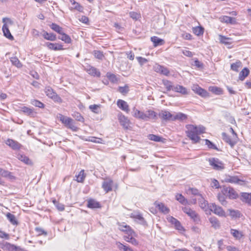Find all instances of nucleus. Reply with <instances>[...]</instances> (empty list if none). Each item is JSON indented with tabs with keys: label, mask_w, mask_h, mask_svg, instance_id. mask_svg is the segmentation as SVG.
<instances>
[{
	"label": "nucleus",
	"mask_w": 251,
	"mask_h": 251,
	"mask_svg": "<svg viewBox=\"0 0 251 251\" xmlns=\"http://www.w3.org/2000/svg\"><path fill=\"white\" fill-rule=\"evenodd\" d=\"M186 136L194 144L199 143L201 140L200 135L205 133L206 128L202 125L197 126L187 124L185 126Z\"/></svg>",
	"instance_id": "f257e3e1"
},
{
	"label": "nucleus",
	"mask_w": 251,
	"mask_h": 251,
	"mask_svg": "<svg viewBox=\"0 0 251 251\" xmlns=\"http://www.w3.org/2000/svg\"><path fill=\"white\" fill-rule=\"evenodd\" d=\"M132 116L135 118L139 120L148 121L150 119H155L156 113L152 110H148L145 113L134 107L132 108Z\"/></svg>",
	"instance_id": "f03ea898"
},
{
	"label": "nucleus",
	"mask_w": 251,
	"mask_h": 251,
	"mask_svg": "<svg viewBox=\"0 0 251 251\" xmlns=\"http://www.w3.org/2000/svg\"><path fill=\"white\" fill-rule=\"evenodd\" d=\"M230 134L224 132L222 133V138L223 140L228 144L231 147H233L237 143L238 141V136L236 133L234 131L232 127L229 128Z\"/></svg>",
	"instance_id": "7ed1b4c3"
},
{
	"label": "nucleus",
	"mask_w": 251,
	"mask_h": 251,
	"mask_svg": "<svg viewBox=\"0 0 251 251\" xmlns=\"http://www.w3.org/2000/svg\"><path fill=\"white\" fill-rule=\"evenodd\" d=\"M58 118L62 124L68 128L71 129L73 131H77L78 130V127L75 125L74 120L71 118L59 114L58 115Z\"/></svg>",
	"instance_id": "20e7f679"
},
{
	"label": "nucleus",
	"mask_w": 251,
	"mask_h": 251,
	"mask_svg": "<svg viewBox=\"0 0 251 251\" xmlns=\"http://www.w3.org/2000/svg\"><path fill=\"white\" fill-rule=\"evenodd\" d=\"M46 95L49 98L52 99L54 101L61 103L62 99L57 94L53 89L50 86H46L44 89Z\"/></svg>",
	"instance_id": "39448f33"
},
{
	"label": "nucleus",
	"mask_w": 251,
	"mask_h": 251,
	"mask_svg": "<svg viewBox=\"0 0 251 251\" xmlns=\"http://www.w3.org/2000/svg\"><path fill=\"white\" fill-rule=\"evenodd\" d=\"M2 22L3 23V25L2 27V30L3 35L8 39L14 40V37L11 35L8 27V25L12 24L11 20L8 18H3L2 19Z\"/></svg>",
	"instance_id": "423d86ee"
},
{
	"label": "nucleus",
	"mask_w": 251,
	"mask_h": 251,
	"mask_svg": "<svg viewBox=\"0 0 251 251\" xmlns=\"http://www.w3.org/2000/svg\"><path fill=\"white\" fill-rule=\"evenodd\" d=\"M208 162L214 170L221 171L225 168L224 163L217 158H209Z\"/></svg>",
	"instance_id": "0eeeda50"
},
{
	"label": "nucleus",
	"mask_w": 251,
	"mask_h": 251,
	"mask_svg": "<svg viewBox=\"0 0 251 251\" xmlns=\"http://www.w3.org/2000/svg\"><path fill=\"white\" fill-rule=\"evenodd\" d=\"M222 193L226 195L230 199H236L238 197V194L234 189L231 187L223 186L221 190Z\"/></svg>",
	"instance_id": "6e6552de"
},
{
	"label": "nucleus",
	"mask_w": 251,
	"mask_h": 251,
	"mask_svg": "<svg viewBox=\"0 0 251 251\" xmlns=\"http://www.w3.org/2000/svg\"><path fill=\"white\" fill-rule=\"evenodd\" d=\"M210 207L211 208L210 209L209 214H211V212H213L220 217H226V216L225 211L221 206L213 203H210Z\"/></svg>",
	"instance_id": "1a4fd4ad"
},
{
	"label": "nucleus",
	"mask_w": 251,
	"mask_h": 251,
	"mask_svg": "<svg viewBox=\"0 0 251 251\" xmlns=\"http://www.w3.org/2000/svg\"><path fill=\"white\" fill-rule=\"evenodd\" d=\"M45 46L49 50L55 51L66 50L63 44L60 42H47Z\"/></svg>",
	"instance_id": "9d476101"
},
{
	"label": "nucleus",
	"mask_w": 251,
	"mask_h": 251,
	"mask_svg": "<svg viewBox=\"0 0 251 251\" xmlns=\"http://www.w3.org/2000/svg\"><path fill=\"white\" fill-rule=\"evenodd\" d=\"M118 118L120 125L126 129L130 127V121L122 113H120L118 115Z\"/></svg>",
	"instance_id": "9b49d317"
},
{
	"label": "nucleus",
	"mask_w": 251,
	"mask_h": 251,
	"mask_svg": "<svg viewBox=\"0 0 251 251\" xmlns=\"http://www.w3.org/2000/svg\"><path fill=\"white\" fill-rule=\"evenodd\" d=\"M192 90L195 93L201 97L205 98L209 95L208 92L206 90L202 88L197 84L193 85Z\"/></svg>",
	"instance_id": "f8f14e48"
},
{
	"label": "nucleus",
	"mask_w": 251,
	"mask_h": 251,
	"mask_svg": "<svg viewBox=\"0 0 251 251\" xmlns=\"http://www.w3.org/2000/svg\"><path fill=\"white\" fill-rule=\"evenodd\" d=\"M224 181L226 183L240 184H242L244 183V181L240 179L238 176H226L225 178Z\"/></svg>",
	"instance_id": "ddd939ff"
},
{
	"label": "nucleus",
	"mask_w": 251,
	"mask_h": 251,
	"mask_svg": "<svg viewBox=\"0 0 251 251\" xmlns=\"http://www.w3.org/2000/svg\"><path fill=\"white\" fill-rule=\"evenodd\" d=\"M113 181L110 178H105L102 184V188L105 193H108L113 189Z\"/></svg>",
	"instance_id": "4468645a"
},
{
	"label": "nucleus",
	"mask_w": 251,
	"mask_h": 251,
	"mask_svg": "<svg viewBox=\"0 0 251 251\" xmlns=\"http://www.w3.org/2000/svg\"><path fill=\"white\" fill-rule=\"evenodd\" d=\"M182 210L194 221H196L199 218L198 214L191 208L188 207H184L182 208Z\"/></svg>",
	"instance_id": "2eb2a0df"
},
{
	"label": "nucleus",
	"mask_w": 251,
	"mask_h": 251,
	"mask_svg": "<svg viewBox=\"0 0 251 251\" xmlns=\"http://www.w3.org/2000/svg\"><path fill=\"white\" fill-rule=\"evenodd\" d=\"M200 196L201 197V198L199 201L200 206L206 212V213L209 214L211 208L210 204H209L208 201L201 197V195H200Z\"/></svg>",
	"instance_id": "dca6fc26"
},
{
	"label": "nucleus",
	"mask_w": 251,
	"mask_h": 251,
	"mask_svg": "<svg viewBox=\"0 0 251 251\" xmlns=\"http://www.w3.org/2000/svg\"><path fill=\"white\" fill-rule=\"evenodd\" d=\"M72 6L70 7L71 11L76 10L79 12H83V7L75 0H69Z\"/></svg>",
	"instance_id": "f3484780"
},
{
	"label": "nucleus",
	"mask_w": 251,
	"mask_h": 251,
	"mask_svg": "<svg viewBox=\"0 0 251 251\" xmlns=\"http://www.w3.org/2000/svg\"><path fill=\"white\" fill-rule=\"evenodd\" d=\"M87 206L91 209H97L101 207L100 203L94 199H89L87 200Z\"/></svg>",
	"instance_id": "a211bd4d"
},
{
	"label": "nucleus",
	"mask_w": 251,
	"mask_h": 251,
	"mask_svg": "<svg viewBox=\"0 0 251 251\" xmlns=\"http://www.w3.org/2000/svg\"><path fill=\"white\" fill-rule=\"evenodd\" d=\"M85 71L90 75L94 77H100V73L96 68L91 65H89L85 68Z\"/></svg>",
	"instance_id": "6ab92c4d"
},
{
	"label": "nucleus",
	"mask_w": 251,
	"mask_h": 251,
	"mask_svg": "<svg viewBox=\"0 0 251 251\" xmlns=\"http://www.w3.org/2000/svg\"><path fill=\"white\" fill-rule=\"evenodd\" d=\"M154 71L165 75L168 76L170 74V71L166 67L159 64H156L154 67Z\"/></svg>",
	"instance_id": "aec40b11"
},
{
	"label": "nucleus",
	"mask_w": 251,
	"mask_h": 251,
	"mask_svg": "<svg viewBox=\"0 0 251 251\" xmlns=\"http://www.w3.org/2000/svg\"><path fill=\"white\" fill-rule=\"evenodd\" d=\"M117 104L118 107L122 110L124 111L126 113L129 112V105L127 104V103L125 100L119 99L117 101Z\"/></svg>",
	"instance_id": "412c9836"
},
{
	"label": "nucleus",
	"mask_w": 251,
	"mask_h": 251,
	"mask_svg": "<svg viewBox=\"0 0 251 251\" xmlns=\"http://www.w3.org/2000/svg\"><path fill=\"white\" fill-rule=\"evenodd\" d=\"M222 23L230 24H236V19L235 18H232L227 16H222L219 18Z\"/></svg>",
	"instance_id": "4be33fe9"
},
{
	"label": "nucleus",
	"mask_w": 251,
	"mask_h": 251,
	"mask_svg": "<svg viewBox=\"0 0 251 251\" xmlns=\"http://www.w3.org/2000/svg\"><path fill=\"white\" fill-rule=\"evenodd\" d=\"M154 204L156 207L158 208L160 212L164 214H168L170 211L169 208L166 206L163 203L155 201Z\"/></svg>",
	"instance_id": "5701e85b"
},
{
	"label": "nucleus",
	"mask_w": 251,
	"mask_h": 251,
	"mask_svg": "<svg viewBox=\"0 0 251 251\" xmlns=\"http://www.w3.org/2000/svg\"><path fill=\"white\" fill-rule=\"evenodd\" d=\"M118 225L119 226V229L125 233H126L128 231H131L132 233V228L125 223H118Z\"/></svg>",
	"instance_id": "b1692460"
},
{
	"label": "nucleus",
	"mask_w": 251,
	"mask_h": 251,
	"mask_svg": "<svg viewBox=\"0 0 251 251\" xmlns=\"http://www.w3.org/2000/svg\"><path fill=\"white\" fill-rule=\"evenodd\" d=\"M230 233L233 236V237L236 240H240L243 238L244 236L243 232L239 231L235 229H231Z\"/></svg>",
	"instance_id": "393cba45"
},
{
	"label": "nucleus",
	"mask_w": 251,
	"mask_h": 251,
	"mask_svg": "<svg viewBox=\"0 0 251 251\" xmlns=\"http://www.w3.org/2000/svg\"><path fill=\"white\" fill-rule=\"evenodd\" d=\"M241 200L249 205H251V193H242L241 195Z\"/></svg>",
	"instance_id": "a878e982"
},
{
	"label": "nucleus",
	"mask_w": 251,
	"mask_h": 251,
	"mask_svg": "<svg viewBox=\"0 0 251 251\" xmlns=\"http://www.w3.org/2000/svg\"><path fill=\"white\" fill-rule=\"evenodd\" d=\"M173 91L182 95H187L188 94L187 88L180 85H176L174 86Z\"/></svg>",
	"instance_id": "bb28decb"
},
{
	"label": "nucleus",
	"mask_w": 251,
	"mask_h": 251,
	"mask_svg": "<svg viewBox=\"0 0 251 251\" xmlns=\"http://www.w3.org/2000/svg\"><path fill=\"white\" fill-rule=\"evenodd\" d=\"M59 34L61 35V37H58L59 39L61 40L66 44H69L72 43V40L71 37L69 35L64 33L63 31Z\"/></svg>",
	"instance_id": "cd10ccee"
},
{
	"label": "nucleus",
	"mask_w": 251,
	"mask_h": 251,
	"mask_svg": "<svg viewBox=\"0 0 251 251\" xmlns=\"http://www.w3.org/2000/svg\"><path fill=\"white\" fill-rule=\"evenodd\" d=\"M151 41L153 43V46L156 47L158 46L163 45L165 44V41L157 36H152L151 38Z\"/></svg>",
	"instance_id": "c85d7f7f"
},
{
	"label": "nucleus",
	"mask_w": 251,
	"mask_h": 251,
	"mask_svg": "<svg viewBox=\"0 0 251 251\" xmlns=\"http://www.w3.org/2000/svg\"><path fill=\"white\" fill-rule=\"evenodd\" d=\"M219 40L220 42L225 45H230L232 43V39L231 38L227 37L225 36L219 35Z\"/></svg>",
	"instance_id": "c756f323"
},
{
	"label": "nucleus",
	"mask_w": 251,
	"mask_h": 251,
	"mask_svg": "<svg viewBox=\"0 0 251 251\" xmlns=\"http://www.w3.org/2000/svg\"><path fill=\"white\" fill-rule=\"evenodd\" d=\"M42 35L44 38L47 40L54 41L56 40V36L53 33H48L44 31Z\"/></svg>",
	"instance_id": "7c9ffc66"
},
{
	"label": "nucleus",
	"mask_w": 251,
	"mask_h": 251,
	"mask_svg": "<svg viewBox=\"0 0 251 251\" xmlns=\"http://www.w3.org/2000/svg\"><path fill=\"white\" fill-rule=\"evenodd\" d=\"M18 158L26 165H31L33 164L32 161L29 157L24 154H19Z\"/></svg>",
	"instance_id": "2f4dec72"
},
{
	"label": "nucleus",
	"mask_w": 251,
	"mask_h": 251,
	"mask_svg": "<svg viewBox=\"0 0 251 251\" xmlns=\"http://www.w3.org/2000/svg\"><path fill=\"white\" fill-rule=\"evenodd\" d=\"M250 74V71L248 68L245 67L242 70L239 75V79L241 81H243L245 78L247 77Z\"/></svg>",
	"instance_id": "473e14b6"
},
{
	"label": "nucleus",
	"mask_w": 251,
	"mask_h": 251,
	"mask_svg": "<svg viewBox=\"0 0 251 251\" xmlns=\"http://www.w3.org/2000/svg\"><path fill=\"white\" fill-rule=\"evenodd\" d=\"M86 176V175L85 173L84 170H82L79 172V174L75 176V180L77 182L83 183L85 179Z\"/></svg>",
	"instance_id": "72a5a7b5"
},
{
	"label": "nucleus",
	"mask_w": 251,
	"mask_h": 251,
	"mask_svg": "<svg viewBox=\"0 0 251 251\" xmlns=\"http://www.w3.org/2000/svg\"><path fill=\"white\" fill-rule=\"evenodd\" d=\"M116 244L121 251H134L129 246L125 245L120 242H117Z\"/></svg>",
	"instance_id": "f704fd0d"
},
{
	"label": "nucleus",
	"mask_w": 251,
	"mask_h": 251,
	"mask_svg": "<svg viewBox=\"0 0 251 251\" xmlns=\"http://www.w3.org/2000/svg\"><path fill=\"white\" fill-rule=\"evenodd\" d=\"M212 226L215 229L219 228L220 227V223L219 221L215 217H212L209 219Z\"/></svg>",
	"instance_id": "c9c22d12"
},
{
	"label": "nucleus",
	"mask_w": 251,
	"mask_h": 251,
	"mask_svg": "<svg viewBox=\"0 0 251 251\" xmlns=\"http://www.w3.org/2000/svg\"><path fill=\"white\" fill-rule=\"evenodd\" d=\"M194 34L197 36L202 35L204 33V28L201 26H197L192 28Z\"/></svg>",
	"instance_id": "e433bc0d"
},
{
	"label": "nucleus",
	"mask_w": 251,
	"mask_h": 251,
	"mask_svg": "<svg viewBox=\"0 0 251 251\" xmlns=\"http://www.w3.org/2000/svg\"><path fill=\"white\" fill-rule=\"evenodd\" d=\"M148 138L151 141H153L155 142H164L165 141V139L159 136L158 135H156L154 134H151L148 135Z\"/></svg>",
	"instance_id": "4c0bfd02"
},
{
	"label": "nucleus",
	"mask_w": 251,
	"mask_h": 251,
	"mask_svg": "<svg viewBox=\"0 0 251 251\" xmlns=\"http://www.w3.org/2000/svg\"><path fill=\"white\" fill-rule=\"evenodd\" d=\"M175 197L176 199L182 204L186 205L188 203V200L181 194H176Z\"/></svg>",
	"instance_id": "58836bf2"
},
{
	"label": "nucleus",
	"mask_w": 251,
	"mask_h": 251,
	"mask_svg": "<svg viewBox=\"0 0 251 251\" xmlns=\"http://www.w3.org/2000/svg\"><path fill=\"white\" fill-rule=\"evenodd\" d=\"M135 237H124V240L135 246H138L139 245V242L135 238Z\"/></svg>",
	"instance_id": "ea45409f"
},
{
	"label": "nucleus",
	"mask_w": 251,
	"mask_h": 251,
	"mask_svg": "<svg viewBox=\"0 0 251 251\" xmlns=\"http://www.w3.org/2000/svg\"><path fill=\"white\" fill-rule=\"evenodd\" d=\"M174 116L175 115L167 111H163L162 113V118L164 120L174 121Z\"/></svg>",
	"instance_id": "a19ab883"
},
{
	"label": "nucleus",
	"mask_w": 251,
	"mask_h": 251,
	"mask_svg": "<svg viewBox=\"0 0 251 251\" xmlns=\"http://www.w3.org/2000/svg\"><path fill=\"white\" fill-rule=\"evenodd\" d=\"M162 83L167 91L173 90L174 86H173V83L171 81L167 79H163L162 80Z\"/></svg>",
	"instance_id": "79ce46f5"
},
{
	"label": "nucleus",
	"mask_w": 251,
	"mask_h": 251,
	"mask_svg": "<svg viewBox=\"0 0 251 251\" xmlns=\"http://www.w3.org/2000/svg\"><path fill=\"white\" fill-rule=\"evenodd\" d=\"M209 91L216 95H221L223 93L222 89L217 86L209 87Z\"/></svg>",
	"instance_id": "37998d69"
},
{
	"label": "nucleus",
	"mask_w": 251,
	"mask_h": 251,
	"mask_svg": "<svg viewBox=\"0 0 251 251\" xmlns=\"http://www.w3.org/2000/svg\"><path fill=\"white\" fill-rule=\"evenodd\" d=\"M228 211L229 212V215L232 218H240L242 216L241 212L238 210L229 209Z\"/></svg>",
	"instance_id": "c03bdc74"
},
{
	"label": "nucleus",
	"mask_w": 251,
	"mask_h": 251,
	"mask_svg": "<svg viewBox=\"0 0 251 251\" xmlns=\"http://www.w3.org/2000/svg\"><path fill=\"white\" fill-rule=\"evenodd\" d=\"M187 118L188 116L186 114L180 112L175 115L174 120V121L178 120L182 121L187 120Z\"/></svg>",
	"instance_id": "a18cd8bd"
},
{
	"label": "nucleus",
	"mask_w": 251,
	"mask_h": 251,
	"mask_svg": "<svg viewBox=\"0 0 251 251\" xmlns=\"http://www.w3.org/2000/svg\"><path fill=\"white\" fill-rule=\"evenodd\" d=\"M50 27L54 31L58 33H61L63 31V29L62 27L55 23H52L50 25Z\"/></svg>",
	"instance_id": "49530a36"
},
{
	"label": "nucleus",
	"mask_w": 251,
	"mask_h": 251,
	"mask_svg": "<svg viewBox=\"0 0 251 251\" xmlns=\"http://www.w3.org/2000/svg\"><path fill=\"white\" fill-rule=\"evenodd\" d=\"M242 66V62L238 60L235 63H232L230 66V68L232 70L238 72L239 69Z\"/></svg>",
	"instance_id": "de8ad7c7"
},
{
	"label": "nucleus",
	"mask_w": 251,
	"mask_h": 251,
	"mask_svg": "<svg viewBox=\"0 0 251 251\" xmlns=\"http://www.w3.org/2000/svg\"><path fill=\"white\" fill-rule=\"evenodd\" d=\"M107 78L112 83H116L118 81V78L116 75L110 72H107L106 75Z\"/></svg>",
	"instance_id": "09e8293b"
},
{
	"label": "nucleus",
	"mask_w": 251,
	"mask_h": 251,
	"mask_svg": "<svg viewBox=\"0 0 251 251\" xmlns=\"http://www.w3.org/2000/svg\"><path fill=\"white\" fill-rule=\"evenodd\" d=\"M31 103L33 105L40 108H44L45 107V104L43 102L37 100H31Z\"/></svg>",
	"instance_id": "8fccbe9b"
},
{
	"label": "nucleus",
	"mask_w": 251,
	"mask_h": 251,
	"mask_svg": "<svg viewBox=\"0 0 251 251\" xmlns=\"http://www.w3.org/2000/svg\"><path fill=\"white\" fill-rule=\"evenodd\" d=\"M35 231L36 232L38 236H46L47 235V232L45 231L44 229L40 227H35Z\"/></svg>",
	"instance_id": "3c124183"
},
{
	"label": "nucleus",
	"mask_w": 251,
	"mask_h": 251,
	"mask_svg": "<svg viewBox=\"0 0 251 251\" xmlns=\"http://www.w3.org/2000/svg\"><path fill=\"white\" fill-rule=\"evenodd\" d=\"M21 110L27 115L32 116L34 114V110L33 109L28 108L26 106H24L23 107H22Z\"/></svg>",
	"instance_id": "603ef678"
},
{
	"label": "nucleus",
	"mask_w": 251,
	"mask_h": 251,
	"mask_svg": "<svg viewBox=\"0 0 251 251\" xmlns=\"http://www.w3.org/2000/svg\"><path fill=\"white\" fill-rule=\"evenodd\" d=\"M226 195L221 193H219L217 195V199L222 204H224L226 202Z\"/></svg>",
	"instance_id": "864d4df0"
},
{
	"label": "nucleus",
	"mask_w": 251,
	"mask_h": 251,
	"mask_svg": "<svg viewBox=\"0 0 251 251\" xmlns=\"http://www.w3.org/2000/svg\"><path fill=\"white\" fill-rule=\"evenodd\" d=\"M204 141L205 145L208 147L209 149L219 151V149L217 148L215 144H214L212 142H211L210 140L208 139H205Z\"/></svg>",
	"instance_id": "5fc2aeb1"
},
{
	"label": "nucleus",
	"mask_w": 251,
	"mask_h": 251,
	"mask_svg": "<svg viewBox=\"0 0 251 251\" xmlns=\"http://www.w3.org/2000/svg\"><path fill=\"white\" fill-rule=\"evenodd\" d=\"M93 53L94 56L98 59L102 60L104 57L103 52L100 50H94Z\"/></svg>",
	"instance_id": "6e6d98bb"
},
{
	"label": "nucleus",
	"mask_w": 251,
	"mask_h": 251,
	"mask_svg": "<svg viewBox=\"0 0 251 251\" xmlns=\"http://www.w3.org/2000/svg\"><path fill=\"white\" fill-rule=\"evenodd\" d=\"M100 105L93 104L90 105L89 108L93 112L98 113L100 112Z\"/></svg>",
	"instance_id": "4d7b16f0"
},
{
	"label": "nucleus",
	"mask_w": 251,
	"mask_h": 251,
	"mask_svg": "<svg viewBox=\"0 0 251 251\" xmlns=\"http://www.w3.org/2000/svg\"><path fill=\"white\" fill-rule=\"evenodd\" d=\"M175 228L180 232H184L185 231V228L181 225L180 222L179 221H177L176 223L174 225Z\"/></svg>",
	"instance_id": "13d9d810"
},
{
	"label": "nucleus",
	"mask_w": 251,
	"mask_h": 251,
	"mask_svg": "<svg viewBox=\"0 0 251 251\" xmlns=\"http://www.w3.org/2000/svg\"><path fill=\"white\" fill-rule=\"evenodd\" d=\"M5 144L13 150L16 149V143L14 140L8 139L5 141Z\"/></svg>",
	"instance_id": "bf43d9fd"
},
{
	"label": "nucleus",
	"mask_w": 251,
	"mask_h": 251,
	"mask_svg": "<svg viewBox=\"0 0 251 251\" xmlns=\"http://www.w3.org/2000/svg\"><path fill=\"white\" fill-rule=\"evenodd\" d=\"M129 16L132 19L135 20H137L141 18V15L140 13L133 11L129 13Z\"/></svg>",
	"instance_id": "052dcab7"
},
{
	"label": "nucleus",
	"mask_w": 251,
	"mask_h": 251,
	"mask_svg": "<svg viewBox=\"0 0 251 251\" xmlns=\"http://www.w3.org/2000/svg\"><path fill=\"white\" fill-rule=\"evenodd\" d=\"M4 248L10 251H16V246L11 245L9 243H6L4 246Z\"/></svg>",
	"instance_id": "680f3d73"
},
{
	"label": "nucleus",
	"mask_w": 251,
	"mask_h": 251,
	"mask_svg": "<svg viewBox=\"0 0 251 251\" xmlns=\"http://www.w3.org/2000/svg\"><path fill=\"white\" fill-rule=\"evenodd\" d=\"M6 217L9 221L13 225L16 224V219L15 216L10 213L6 214Z\"/></svg>",
	"instance_id": "e2e57ef3"
},
{
	"label": "nucleus",
	"mask_w": 251,
	"mask_h": 251,
	"mask_svg": "<svg viewBox=\"0 0 251 251\" xmlns=\"http://www.w3.org/2000/svg\"><path fill=\"white\" fill-rule=\"evenodd\" d=\"M74 117L75 118L76 120L81 122H84V118L78 112H76L74 114Z\"/></svg>",
	"instance_id": "0e129e2a"
},
{
	"label": "nucleus",
	"mask_w": 251,
	"mask_h": 251,
	"mask_svg": "<svg viewBox=\"0 0 251 251\" xmlns=\"http://www.w3.org/2000/svg\"><path fill=\"white\" fill-rule=\"evenodd\" d=\"M211 186L212 187L215 188L216 189H219L221 188L219 181L216 179H212Z\"/></svg>",
	"instance_id": "69168bd1"
},
{
	"label": "nucleus",
	"mask_w": 251,
	"mask_h": 251,
	"mask_svg": "<svg viewBox=\"0 0 251 251\" xmlns=\"http://www.w3.org/2000/svg\"><path fill=\"white\" fill-rule=\"evenodd\" d=\"M118 90L121 94L125 95L128 91V88L127 86H125L124 87H119Z\"/></svg>",
	"instance_id": "338daca9"
},
{
	"label": "nucleus",
	"mask_w": 251,
	"mask_h": 251,
	"mask_svg": "<svg viewBox=\"0 0 251 251\" xmlns=\"http://www.w3.org/2000/svg\"><path fill=\"white\" fill-rule=\"evenodd\" d=\"M182 38L184 40H191L192 39V35L189 33H184L181 35Z\"/></svg>",
	"instance_id": "774afa93"
}]
</instances>
